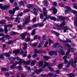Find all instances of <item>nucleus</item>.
Masks as SVG:
<instances>
[{"mask_svg":"<svg viewBox=\"0 0 77 77\" xmlns=\"http://www.w3.org/2000/svg\"><path fill=\"white\" fill-rule=\"evenodd\" d=\"M12 59L13 60H19V63L17 62L15 63H13V65H11V68H16L15 66H16V65H17V64H18L19 65H22V62L23 63H24V64H25V65H28V64H29L31 62L30 61H23L21 58H20L18 57H12Z\"/></svg>","mask_w":77,"mask_h":77,"instance_id":"f257e3e1","label":"nucleus"},{"mask_svg":"<svg viewBox=\"0 0 77 77\" xmlns=\"http://www.w3.org/2000/svg\"><path fill=\"white\" fill-rule=\"evenodd\" d=\"M76 50V49L75 48H69L68 50L67 51V52L66 53V55L64 57H63V59L64 60V63L65 64L67 63H68V64H67L66 65V67H69V64L71 63H69V61L68 62V60H66V59L68 57H69V53L70 52H74V51H75Z\"/></svg>","mask_w":77,"mask_h":77,"instance_id":"f03ea898","label":"nucleus"},{"mask_svg":"<svg viewBox=\"0 0 77 77\" xmlns=\"http://www.w3.org/2000/svg\"><path fill=\"white\" fill-rule=\"evenodd\" d=\"M38 66L39 67H42L43 68H45L46 66H47L49 68V69L51 71H53L54 69L53 68L50 67V64L44 61V62L42 61H40L38 63Z\"/></svg>","mask_w":77,"mask_h":77,"instance_id":"7ed1b4c3","label":"nucleus"},{"mask_svg":"<svg viewBox=\"0 0 77 77\" xmlns=\"http://www.w3.org/2000/svg\"><path fill=\"white\" fill-rule=\"evenodd\" d=\"M58 47H59L60 49V51H58V52L60 54H61L63 56V55H65V53L63 51V48H62V47L60 46V45H59V44L57 42L55 43L54 45V48H58Z\"/></svg>","mask_w":77,"mask_h":77,"instance_id":"20e7f679","label":"nucleus"},{"mask_svg":"<svg viewBox=\"0 0 77 77\" xmlns=\"http://www.w3.org/2000/svg\"><path fill=\"white\" fill-rule=\"evenodd\" d=\"M48 18L51 20H54V21H56V20L57 21H60V20L63 21L65 20L64 17L62 16H58L57 19L55 17H51L50 16H48Z\"/></svg>","mask_w":77,"mask_h":77,"instance_id":"39448f33","label":"nucleus"},{"mask_svg":"<svg viewBox=\"0 0 77 77\" xmlns=\"http://www.w3.org/2000/svg\"><path fill=\"white\" fill-rule=\"evenodd\" d=\"M17 10H19V8L17 7H16L15 8H14L13 10V11L11 10H9L8 12L11 15L13 16L15 12V11H17Z\"/></svg>","mask_w":77,"mask_h":77,"instance_id":"423d86ee","label":"nucleus"},{"mask_svg":"<svg viewBox=\"0 0 77 77\" xmlns=\"http://www.w3.org/2000/svg\"><path fill=\"white\" fill-rule=\"evenodd\" d=\"M2 6V4H0V8H1V9L2 10L6 9L10 6L9 5H4L3 6Z\"/></svg>","mask_w":77,"mask_h":77,"instance_id":"0eeeda50","label":"nucleus"},{"mask_svg":"<svg viewBox=\"0 0 77 77\" xmlns=\"http://www.w3.org/2000/svg\"><path fill=\"white\" fill-rule=\"evenodd\" d=\"M30 17L29 16L27 17V18L26 19L25 21L24 22L23 24V26H25V25H26L29 21H30Z\"/></svg>","mask_w":77,"mask_h":77,"instance_id":"6e6552de","label":"nucleus"},{"mask_svg":"<svg viewBox=\"0 0 77 77\" xmlns=\"http://www.w3.org/2000/svg\"><path fill=\"white\" fill-rule=\"evenodd\" d=\"M8 27H12V25L11 24H9L7 25H5L4 26L5 32L6 33H7L8 32Z\"/></svg>","mask_w":77,"mask_h":77,"instance_id":"1a4fd4ad","label":"nucleus"},{"mask_svg":"<svg viewBox=\"0 0 77 77\" xmlns=\"http://www.w3.org/2000/svg\"><path fill=\"white\" fill-rule=\"evenodd\" d=\"M26 35H27V33L26 32H23V33H22L20 35L21 39L22 40H24V39H25L26 38L25 36H26Z\"/></svg>","mask_w":77,"mask_h":77,"instance_id":"9d476101","label":"nucleus"},{"mask_svg":"<svg viewBox=\"0 0 77 77\" xmlns=\"http://www.w3.org/2000/svg\"><path fill=\"white\" fill-rule=\"evenodd\" d=\"M66 9H68V10H66L65 11V14H66L68 13V12H69L71 11V8H70V7H68V6H66Z\"/></svg>","mask_w":77,"mask_h":77,"instance_id":"9b49d317","label":"nucleus"},{"mask_svg":"<svg viewBox=\"0 0 77 77\" xmlns=\"http://www.w3.org/2000/svg\"><path fill=\"white\" fill-rule=\"evenodd\" d=\"M75 20H74V25L75 29L77 30V18H75Z\"/></svg>","mask_w":77,"mask_h":77,"instance_id":"f8f14e48","label":"nucleus"},{"mask_svg":"<svg viewBox=\"0 0 77 77\" xmlns=\"http://www.w3.org/2000/svg\"><path fill=\"white\" fill-rule=\"evenodd\" d=\"M69 63L71 64V66H72V67L74 68H75L76 67V65H74V61L73 60H71V61H69Z\"/></svg>","mask_w":77,"mask_h":77,"instance_id":"ddd939ff","label":"nucleus"},{"mask_svg":"<svg viewBox=\"0 0 77 77\" xmlns=\"http://www.w3.org/2000/svg\"><path fill=\"white\" fill-rule=\"evenodd\" d=\"M51 10H53V14H56L57 12V10L55 8L52 7L50 8Z\"/></svg>","mask_w":77,"mask_h":77,"instance_id":"4468645a","label":"nucleus"},{"mask_svg":"<svg viewBox=\"0 0 77 77\" xmlns=\"http://www.w3.org/2000/svg\"><path fill=\"white\" fill-rule=\"evenodd\" d=\"M48 54L50 56H52L53 54H55V55H57V52L50 51L48 52Z\"/></svg>","mask_w":77,"mask_h":77,"instance_id":"2eb2a0df","label":"nucleus"},{"mask_svg":"<svg viewBox=\"0 0 77 77\" xmlns=\"http://www.w3.org/2000/svg\"><path fill=\"white\" fill-rule=\"evenodd\" d=\"M43 15L44 16L46 17L47 16V11H48L46 10V8H44L43 9Z\"/></svg>","mask_w":77,"mask_h":77,"instance_id":"dca6fc26","label":"nucleus"},{"mask_svg":"<svg viewBox=\"0 0 77 77\" xmlns=\"http://www.w3.org/2000/svg\"><path fill=\"white\" fill-rule=\"evenodd\" d=\"M60 42H71V40H69V39H66V40H62V39H60Z\"/></svg>","mask_w":77,"mask_h":77,"instance_id":"f3484780","label":"nucleus"},{"mask_svg":"<svg viewBox=\"0 0 77 77\" xmlns=\"http://www.w3.org/2000/svg\"><path fill=\"white\" fill-rule=\"evenodd\" d=\"M56 26L57 27H63V26H65V22H63L60 25L56 24Z\"/></svg>","mask_w":77,"mask_h":77,"instance_id":"a211bd4d","label":"nucleus"},{"mask_svg":"<svg viewBox=\"0 0 77 77\" xmlns=\"http://www.w3.org/2000/svg\"><path fill=\"white\" fill-rule=\"evenodd\" d=\"M12 54V52H9L8 54L4 53L3 54L6 57H8V56H10V54Z\"/></svg>","mask_w":77,"mask_h":77,"instance_id":"6ab92c4d","label":"nucleus"},{"mask_svg":"<svg viewBox=\"0 0 77 77\" xmlns=\"http://www.w3.org/2000/svg\"><path fill=\"white\" fill-rule=\"evenodd\" d=\"M42 68H41L40 69L38 70L37 69H36L35 70V71L36 72V73L38 74V73H39V72H42Z\"/></svg>","mask_w":77,"mask_h":77,"instance_id":"aec40b11","label":"nucleus"},{"mask_svg":"<svg viewBox=\"0 0 77 77\" xmlns=\"http://www.w3.org/2000/svg\"><path fill=\"white\" fill-rule=\"evenodd\" d=\"M42 50H38L37 49L35 50L34 53H42Z\"/></svg>","mask_w":77,"mask_h":77,"instance_id":"412c9836","label":"nucleus"},{"mask_svg":"<svg viewBox=\"0 0 77 77\" xmlns=\"http://www.w3.org/2000/svg\"><path fill=\"white\" fill-rule=\"evenodd\" d=\"M69 28L67 26L63 28V29L64 30L63 31L64 32H66V30H69Z\"/></svg>","mask_w":77,"mask_h":77,"instance_id":"4be33fe9","label":"nucleus"},{"mask_svg":"<svg viewBox=\"0 0 77 77\" xmlns=\"http://www.w3.org/2000/svg\"><path fill=\"white\" fill-rule=\"evenodd\" d=\"M51 32L52 33H53L55 35H57V36H59V33H58L57 32H56L55 31H54L53 30L51 31Z\"/></svg>","mask_w":77,"mask_h":77,"instance_id":"5701e85b","label":"nucleus"},{"mask_svg":"<svg viewBox=\"0 0 77 77\" xmlns=\"http://www.w3.org/2000/svg\"><path fill=\"white\" fill-rule=\"evenodd\" d=\"M20 52V50L18 49L17 50H15L13 51V53H14L15 54H18V53H19Z\"/></svg>","mask_w":77,"mask_h":77,"instance_id":"b1692460","label":"nucleus"},{"mask_svg":"<svg viewBox=\"0 0 77 77\" xmlns=\"http://www.w3.org/2000/svg\"><path fill=\"white\" fill-rule=\"evenodd\" d=\"M24 47V50H26V49H27V44L24 43L23 44Z\"/></svg>","mask_w":77,"mask_h":77,"instance_id":"393cba45","label":"nucleus"},{"mask_svg":"<svg viewBox=\"0 0 77 77\" xmlns=\"http://www.w3.org/2000/svg\"><path fill=\"white\" fill-rule=\"evenodd\" d=\"M20 20V18L17 17H16L15 21V22H18V23H20V21H19Z\"/></svg>","mask_w":77,"mask_h":77,"instance_id":"a878e982","label":"nucleus"},{"mask_svg":"<svg viewBox=\"0 0 77 77\" xmlns=\"http://www.w3.org/2000/svg\"><path fill=\"white\" fill-rule=\"evenodd\" d=\"M67 75L68 77H75V76L73 75V73H72L67 74Z\"/></svg>","mask_w":77,"mask_h":77,"instance_id":"bb28decb","label":"nucleus"},{"mask_svg":"<svg viewBox=\"0 0 77 77\" xmlns=\"http://www.w3.org/2000/svg\"><path fill=\"white\" fill-rule=\"evenodd\" d=\"M26 6L28 8H32L33 6V5L32 4H28V5H26Z\"/></svg>","mask_w":77,"mask_h":77,"instance_id":"cd10ccee","label":"nucleus"},{"mask_svg":"<svg viewBox=\"0 0 77 77\" xmlns=\"http://www.w3.org/2000/svg\"><path fill=\"white\" fill-rule=\"evenodd\" d=\"M43 4L45 5L46 7L48 8V5H47V0H45L44 1Z\"/></svg>","mask_w":77,"mask_h":77,"instance_id":"c85d7f7f","label":"nucleus"},{"mask_svg":"<svg viewBox=\"0 0 77 77\" xmlns=\"http://www.w3.org/2000/svg\"><path fill=\"white\" fill-rule=\"evenodd\" d=\"M49 43L48 42V41H46L45 42V44L44 45L45 47H47V46L48 44V43Z\"/></svg>","mask_w":77,"mask_h":77,"instance_id":"c756f323","label":"nucleus"},{"mask_svg":"<svg viewBox=\"0 0 77 77\" xmlns=\"http://www.w3.org/2000/svg\"><path fill=\"white\" fill-rule=\"evenodd\" d=\"M48 75H49V76H50L51 77H53V76H56V74H54V75H53V73H52L50 72L49 73H48Z\"/></svg>","mask_w":77,"mask_h":77,"instance_id":"7c9ffc66","label":"nucleus"},{"mask_svg":"<svg viewBox=\"0 0 77 77\" xmlns=\"http://www.w3.org/2000/svg\"><path fill=\"white\" fill-rule=\"evenodd\" d=\"M36 60H33L31 63V65L33 66V65H35L36 63Z\"/></svg>","mask_w":77,"mask_h":77,"instance_id":"2f4dec72","label":"nucleus"},{"mask_svg":"<svg viewBox=\"0 0 77 77\" xmlns=\"http://www.w3.org/2000/svg\"><path fill=\"white\" fill-rule=\"evenodd\" d=\"M37 43H35L34 44H31V47H36V45H37Z\"/></svg>","mask_w":77,"mask_h":77,"instance_id":"473e14b6","label":"nucleus"},{"mask_svg":"<svg viewBox=\"0 0 77 77\" xmlns=\"http://www.w3.org/2000/svg\"><path fill=\"white\" fill-rule=\"evenodd\" d=\"M6 23V20H4V21H0V24H4Z\"/></svg>","mask_w":77,"mask_h":77,"instance_id":"72a5a7b5","label":"nucleus"},{"mask_svg":"<svg viewBox=\"0 0 77 77\" xmlns=\"http://www.w3.org/2000/svg\"><path fill=\"white\" fill-rule=\"evenodd\" d=\"M63 66V64L62 63H60L58 65V66L59 69H60V68H61Z\"/></svg>","mask_w":77,"mask_h":77,"instance_id":"f704fd0d","label":"nucleus"},{"mask_svg":"<svg viewBox=\"0 0 77 77\" xmlns=\"http://www.w3.org/2000/svg\"><path fill=\"white\" fill-rule=\"evenodd\" d=\"M43 57L46 60H47V59H49V58H50V57L47 56H43Z\"/></svg>","mask_w":77,"mask_h":77,"instance_id":"c9c22d12","label":"nucleus"},{"mask_svg":"<svg viewBox=\"0 0 77 77\" xmlns=\"http://www.w3.org/2000/svg\"><path fill=\"white\" fill-rule=\"evenodd\" d=\"M18 75H21V77H26V76L23 75V73L21 72H19V74H18Z\"/></svg>","mask_w":77,"mask_h":77,"instance_id":"e433bc0d","label":"nucleus"},{"mask_svg":"<svg viewBox=\"0 0 77 77\" xmlns=\"http://www.w3.org/2000/svg\"><path fill=\"white\" fill-rule=\"evenodd\" d=\"M36 30L35 29H34V30L32 31V32L31 33V35H34L35 34V30Z\"/></svg>","mask_w":77,"mask_h":77,"instance_id":"4c0bfd02","label":"nucleus"},{"mask_svg":"<svg viewBox=\"0 0 77 77\" xmlns=\"http://www.w3.org/2000/svg\"><path fill=\"white\" fill-rule=\"evenodd\" d=\"M17 33L16 32H12L11 33V35H17Z\"/></svg>","mask_w":77,"mask_h":77,"instance_id":"58836bf2","label":"nucleus"},{"mask_svg":"<svg viewBox=\"0 0 77 77\" xmlns=\"http://www.w3.org/2000/svg\"><path fill=\"white\" fill-rule=\"evenodd\" d=\"M38 26H39V27H43V26H44V24L42 23H39V24H38Z\"/></svg>","mask_w":77,"mask_h":77,"instance_id":"ea45409f","label":"nucleus"},{"mask_svg":"<svg viewBox=\"0 0 77 77\" xmlns=\"http://www.w3.org/2000/svg\"><path fill=\"white\" fill-rule=\"evenodd\" d=\"M48 41L49 42V45H50L52 44V41H51V39H50V38H48Z\"/></svg>","mask_w":77,"mask_h":77,"instance_id":"a19ab883","label":"nucleus"},{"mask_svg":"<svg viewBox=\"0 0 77 77\" xmlns=\"http://www.w3.org/2000/svg\"><path fill=\"white\" fill-rule=\"evenodd\" d=\"M30 40V38L29 37H28L25 40V41L26 42H29Z\"/></svg>","mask_w":77,"mask_h":77,"instance_id":"79ce46f5","label":"nucleus"},{"mask_svg":"<svg viewBox=\"0 0 77 77\" xmlns=\"http://www.w3.org/2000/svg\"><path fill=\"white\" fill-rule=\"evenodd\" d=\"M40 18L41 20H42L44 18V16L42 14H40Z\"/></svg>","mask_w":77,"mask_h":77,"instance_id":"37998d69","label":"nucleus"},{"mask_svg":"<svg viewBox=\"0 0 77 77\" xmlns=\"http://www.w3.org/2000/svg\"><path fill=\"white\" fill-rule=\"evenodd\" d=\"M65 46L67 47H68V48H70L71 47V45H69V44H66Z\"/></svg>","mask_w":77,"mask_h":77,"instance_id":"c03bdc74","label":"nucleus"},{"mask_svg":"<svg viewBox=\"0 0 77 77\" xmlns=\"http://www.w3.org/2000/svg\"><path fill=\"white\" fill-rule=\"evenodd\" d=\"M37 26H38V24H35L33 25L32 26V27H33V28H35V27H37Z\"/></svg>","mask_w":77,"mask_h":77,"instance_id":"a18cd8bd","label":"nucleus"},{"mask_svg":"<svg viewBox=\"0 0 77 77\" xmlns=\"http://www.w3.org/2000/svg\"><path fill=\"white\" fill-rule=\"evenodd\" d=\"M14 41H10L8 42V44H12Z\"/></svg>","mask_w":77,"mask_h":77,"instance_id":"49530a36","label":"nucleus"},{"mask_svg":"<svg viewBox=\"0 0 77 77\" xmlns=\"http://www.w3.org/2000/svg\"><path fill=\"white\" fill-rule=\"evenodd\" d=\"M5 18L6 20H7L8 21H9V20H10V18L9 17L5 16Z\"/></svg>","mask_w":77,"mask_h":77,"instance_id":"de8ad7c7","label":"nucleus"},{"mask_svg":"<svg viewBox=\"0 0 77 77\" xmlns=\"http://www.w3.org/2000/svg\"><path fill=\"white\" fill-rule=\"evenodd\" d=\"M25 68H26L27 69H28V70H31V69L30 67L27 66H25Z\"/></svg>","mask_w":77,"mask_h":77,"instance_id":"09e8293b","label":"nucleus"},{"mask_svg":"<svg viewBox=\"0 0 77 77\" xmlns=\"http://www.w3.org/2000/svg\"><path fill=\"white\" fill-rule=\"evenodd\" d=\"M18 68L20 70H21V69H23V67L21 66H18Z\"/></svg>","mask_w":77,"mask_h":77,"instance_id":"8fccbe9b","label":"nucleus"},{"mask_svg":"<svg viewBox=\"0 0 77 77\" xmlns=\"http://www.w3.org/2000/svg\"><path fill=\"white\" fill-rule=\"evenodd\" d=\"M46 38V35H43L42 38L43 40H45V39Z\"/></svg>","mask_w":77,"mask_h":77,"instance_id":"3c124183","label":"nucleus"},{"mask_svg":"<svg viewBox=\"0 0 77 77\" xmlns=\"http://www.w3.org/2000/svg\"><path fill=\"white\" fill-rule=\"evenodd\" d=\"M23 15V13H21L20 14H18L17 15V16L18 17H21V16H22V15Z\"/></svg>","mask_w":77,"mask_h":77,"instance_id":"603ef678","label":"nucleus"},{"mask_svg":"<svg viewBox=\"0 0 77 77\" xmlns=\"http://www.w3.org/2000/svg\"><path fill=\"white\" fill-rule=\"evenodd\" d=\"M77 62V58H75L74 59V63H76Z\"/></svg>","mask_w":77,"mask_h":77,"instance_id":"864d4df0","label":"nucleus"},{"mask_svg":"<svg viewBox=\"0 0 77 77\" xmlns=\"http://www.w3.org/2000/svg\"><path fill=\"white\" fill-rule=\"evenodd\" d=\"M53 4L54 6H57V3L56 2H53Z\"/></svg>","mask_w":77,"mask_h":77,"instance_id":"5fc2aeb1","label":"nucleus"},{"mask_svg":"<svg viewBox=\"0 0 77 77\" xmlns=\"http://www.w3.org/2000/svg\"><path fill=\"white\" fill-rule=\"evenodd\" d=\"M29 11H30V10H29V9H26L24 10L23 11V12H27Z\"/></svg>","mask_w":77,"mask_h":77,"instance_id":"6e6d98bb","label":"nucleus"},{"mask_svg":"<svg viewBox=\"0 0 77 77\" xmlns=\"http://www.w3.org/2000/svg\"><path fill=\"white\" fill-rule=\"evenodd\" d=\"M47 20H48V18L47 17H45L44 19L42 21V22H44L45 21Z\"/></svg>","mask_w":77,"mask_h":77,"instance_id":"4d7b16f0","label":"nucleus"},{"mask_svg":"<svg viewBox=\"0 0 77 77\" xmlns=\"http://www.w3.org/2000/svg\"><path fill=\"white\" fill-rule=\"evenodd\" d=\"M5 36L7 39H9V38H10V37L8 35H6Z\"/></svg>","mask_w":77,"mask_h":77,"instance_id":"13d9d810","label":"nucleus"},{"mask_svg":"<svg viewBox=\"0 0 77 77\" xmlns=\"http://www.w3.org/2000/svg\"><path fill=\"white\" fill-rule=\"evenodd\" d=\"M36 17H35L34 18H33L32 19V21H33V22H35L36 21Z\"/></svg>","mask_w":77,"mask_h":77,"instance_id":"bf43d9fd","label":"nucleus"},{"mask_svg":"<svg viewBox=\"0 0 77 77\" xmlns=\"http://www.w3.org/2000/svg\"><path fill=\"white\" fill-rule=\"evenodd\" d=\"M19 5H23V2H20L19 3Z\"/></svg>","mask_w":77,"mask_h":77,"instance_id":"052dcab7","label":"nucleus"},{"mask_svg":"<svg viewBox=\"0 0 77 77\" xmlns=\"http://www.w3.org/2000/svg\"><path fill=\"white\" fill-rule=\"evenodd\" d=\"M17 27L18 28V29H21V26L20 25H18L17 26Z\"/></svg>","mask_w":77,"mask_h":77,"instance_id":"680f3d73","label":"nucleus"},{"mask_svg":"<svg viewBox=\"0 0 77 77\" xmlns=\"http://www.w3.org/2000/svg\"><path fill=\"white\" fill-rule=\"evenodd\" d=\"M73 8L75 9H77V6L75 5H73Z\"/></svg>","mask_w":77,"mask_h":77,"instance_id":"e2e57ef3","label":"nucleus"},{"mask_svg":"<svg viewBox=\"0 0 77 77\" xmlns=\"http://www.w3.org/2000/svg\"><path fill=\"white\" fill-rule=\"evenodd\" d=\"M5 75L7 77H9V73H6Z\"/></svg>","mask_w":77,"mask_h":77,"instance_id":"0e129e2a","label":"nucleus"},{"mask_svg":"<svg viewBox=\"0 0 77 77\" xmlns=\"http://www.w3.org/2000/svg\"><path fill=\"white\" fill-rule=\"evenodd\" d=\"M72 12H73V14H77V12L76 11H72Z\"/></svg>","mask_w":77,"mask_h":77,"instance_id":"69168bd1","label":"nucleus"},{"mask_svg":"<svg viewBox=\"0 0 77 77\" xmlns=\"http://www.w3.org/2000/svg\"><path fill=\"white\" fill-rule=\"evenodd\" d=\"M36 56H37V54H34L32 55V57H36Z\"/></svg>","mask_w":77,"mask_h":77,"instance_id":"338daca9","label":"nucleus"},{"mask_svg":"<svg viewBox=\"0 0 77 77\" xmlns=\"http://www.w3.org/2000/svg\"><path fill=\"white\" fill-rule=\"evenodd\" d=\"M2 71H6V68H2Z\"/></svg>","mask_w":77,"mask_h":77,"instance_id":"774afa93","label":"nucleus"}]
</instances>
